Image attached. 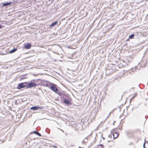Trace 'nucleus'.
<instances>
[{"label":"nucleus","mask_w":148,"mask_h":148,"mask_svg":"<svg viewBox=\"0 0 148 148\" xmlns=\"http://www.w3.org/2000/svg\"><path fill=\"white\" fill-rule=\"evenodd\" d=\"M49 88L58 95H61V92L57 88L56 85L53 83L51 84L49 86Z\"/></svg>","instance_id":"nucleus-1"},{"label":"nucleus","mask_w":148,"mask_h":148,"mask_svg":"<svg viewBox=\"0 0 148 148\" xmlns=\"http://www.w3.org/2000/svg\"><path fill=\"white\" fill-rule=\"evenodd\" d=\"M37 86V84L33 82H31L28 83V84L26 86V88H31L33 87H34Z\"/></svg>","instance_id":"nucleus-2"},{"label":"nucleus","mask_w":148,"mask_h":148,"mask_svg":"<svg viewBox=\"0 0 148 148\" xmlns=\"http://www.w3.org/2000/svg\"><path fill=\"white\" fill-rule=\"evenodd\" d=\"M117 129H113L111 131L112 133L114 139L116 138L119 136V134L117 133Z\"/></svg>","instance_id":"nucleus-3"},{"label":"nucleus","mask_w":148,"mask_h":148,"mask_svg":"<svg viewBox=\"0 0 148 148\" xmlns=\"http://www.w3.org/2000/svg\"><path fill=\"white\" fill-rule=\"evenodd\" d=\"M25 83L24 82L21 83L19 84L17 87V89H20L22 88L26 87V86L24 85V84Z\"/></svg>","instance_id":"nucleus-4"},{"label":"nucleus","mask_w":148,"mask_h":148,"mask_svg":"<svg viewBox=\"0 0 148 148\" xmlns=\"http://www.w3.org/2000/svg\"><path fill=\"white\" fill-rule=\"evenodd\" d=\"M42 108L38 106H33L31 107L30 108V109L32 110H37L38 109H42Z\"/></svg>","instance_id":"nucleus-5"},{"label":"nucleus","mask_w":148,"mask_h":148,"mask_svg":"<svg viewBox=\"0 0 148 148\" xmlns=\"http://www.w3.org/2000/svg\"><path fill=\"white\" fill-rule=\"evenodd\" d=\"M64 102L65 104H67L68 105L70 103V100L69 99H64Z\"/></svg>","instance_id":"nucleus-6"},{"label":"nucleus","mask_w":148,"mask_h":148,"mask_svg":"<svg viewBox=\"0 0 148 148\" xmlns=\"http://www.w3.org/2000/svg\"><path fill=\"white\" fill-rule=\"evenodd\" d=\"M31 45L30 44H27L25 46V48L26 49H29L31 47Z\"/></svg>","instance_id":"nucleus-7"},{"label":"nucleus","mask_w":148,"mask_h":148,"mask_svg":"<svg viewBox=\"0 0 148 148\" xmlns=\"http://www.w3.org/2000/svg\"><path fill=\"white\" fill-rule=\"evenodd\" d=\"M11 3V2H6L5 3L3 4V6H5L7 5H9Z\"/></svg>","instance_id":"nucleus-8"},{"label":"nucleus","mask_w":148,"mask_h":148,"mask_svg":"<svg viewBox=\"0 0 148 148\" xmlns=\"http://www.w3.org/2000/svg\"><path fill=\"white\" fill-rule=\"evenodd\" d=\"M58 23L57 21H56L54 23H53L50 26V27H53Z\"/></svg>","instance_id":"nucleus-9"},{"label":"nucleus","mask_w":148,"mask_h":148,"mask_svg":"<svg viewBox=\"0 0 148 148\" xmlns=\"http://www.w3.org/2000/svg\"><path fill=\"white\" fill-rule=\"evenodd\" d=\"M34 133L38 135L39 136H41V134H40L39 132L37 131H34Z\"/></svg>","instance_id":"nucleus-10"},{"label":"nucleus","mask_w":148,"mask_h":148,"mask_svg":"<svg viewBox=\"0 0 148 148\" xmlns=\"http://www.w3.org/2000/svg\"><path fill=\"white\" fill-rule=\"evenodd\" d=\"M17 49L16 48H15L13 49L12 50H11L10 51H9V53H12L15 52L16 50Z\"/></svg>","instance_id":"nucleus-11"},{"label":"nucleus","mask_w":148,"mask_h":148,"mask_svg":"<svg viewBox=\"0 0 148 148\" xmlns=\"http://www.w3.org/2000/svg\"><path fill=\"white\" fill-rule=\"evenodd\" d=\"M102 145H99L96 148H102Z\"/></svg>","instance_id":"nucleus-12"},{"label":"nucleus","mask_w":148,"mask_h":148,"mask_svg":"<svg viewBox=\"0 0 148 148\" xmlns=\"http://www.w3.org/2000/svg\"><path fill=\"white\" fill-rule=\"evenodd\" d=\"M134 36V34H132L131 35H130L129 36V38H132Z\"/></svg>","instance_id":"nucleus-13"},{"label":"nucleus","mask_w":148,"mask_h":148,"mask_svg":"<svg viewBox=\"0 0 148 148\" xmlns=\"http://www.w3.org/2000/svg\"><path fill=\"white\" fill-rule=\"evenodd\" d=\"M135 97V96H133L131 99H130V102L131 101H132V99H133L134 98V97Z\"/></svg>","instance_id":"nucleus-14"},{"label":"nucleus","mask_w":148,"mask_h":148,"mask_svg":"<svg viewBox=\"0 0 148 148\" xmlns=\"http://www.w3.org/2000/svg\"><path fill=\"white\" fill-rule=\"evenodd\" d=\"M52 147H54V148H58L57 146L55 145H53Z\"/></svg>","instance_id":"nucleus-15"},{"label":"nucleus","mask_w":148,"mask_h":148,"mask_svg":"<svg viewBox=\"0 0 148 148\" xmlns=\"http://www.w3.org/2000/svg\"><path fill=\"white\" fill-rule=\"evenodd\" d=\"M103 138V140H104V139H105V138H104V137H103V138Z\"/></svg>","instance_id":"nucleus-16"}]
</instances>
